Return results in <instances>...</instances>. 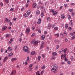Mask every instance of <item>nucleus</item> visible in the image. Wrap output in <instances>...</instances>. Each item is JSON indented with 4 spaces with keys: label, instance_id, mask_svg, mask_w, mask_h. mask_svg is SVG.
Masks as SVG:
<instances>
[{
    "label": "nucleus",
    "instance_id": "nucleus-1",
    "mask_svg": "<svg viewBox=\"0 0 75 75\" xmlns=\"http://www.w3.org/2000/svg\"><path fill=\"white\" fill-rule=\"evenodd\" d=\"M58 68V66L57 64L53 65L51 67V70L52 71L54 72V73L55 74L57 72V68Z\"/></svg>",
    "mask_w": 75,
    "mask_h": 75
},
{
    "label": "nucleus",
    "instance_id": "nucleus-2",
    "mask_svg": "<svg viewBox=\"0 0 75 75\" xmlns=\"http://www.w3.org/2000/svg\"><path fill=\"white\" fill-rule=\"evenodd\" d=\"M23 50L25 52H27L28 53H30V51L28 50V47L26 46L23 47Z\"/></svg>",
    "mask_w": 75,
    "mask_h": 75
},
{
    "label": "nucleus",
    "instance_id": "nucleus-3",
    "mask_svg": "<svg viewBox=\"0 0 75 75\" xmlns=\"http://www.w3.org/2000/svg\"><path fill=\"white\" fill-rule=\"evenodd\" d=\"M16 70H14L12 71V72L11 73L10 75H14L16 74Z\"/></svg>",
    "mask_w": 75,
    "mask_h": 75
},
{
    "label": "nucleus",
    "instance_id": "nucleus-4",
    "mask_svg": "<svg viewBox=\"0 0 75 75\" xmlns=\"http://www.w3.org/2000/svg\"><path fill=\"white\" fill-rule=\"evenodd\" d=\"M61 59H62V57L64 58H65V57H66V54H64L63 55V54L61 56Z\"/></svg>",
    "mask_w": 75,
    "mask_h": 75
},
{
    "label": "nucleus",
    "instance_id": "nucleus-5",
    "mask_svg": "<svg viewBox=\"0 0 75 75\" xmlns=\"http://www.w3.org/2000/svg\"><path fill=\"white\" fill-rule=\"evenodd\" d=\"M38 21L37 22V23L39 24H41V19L40 18H39Z\"/></svg>",
    "mask_w": 75,
    "mask_h": 75
},
{
    "label": "nucleus",
    "instance_id": "nucleus-6",
    "mask_svg": "<svg viewBox=\"0 0 75 75\" xmlns=\"http://www.w3.org/2000/svg\"><path fill=\"white\" fill-rule=\"evenodd\" d=\"M35 54V52L34 51H33L31 53L30 55H34Z\"/></svg>",
    "mask_w": 75,
    "mask_h": 75
},
{
    "label": "nucleus",
    "instance_id": "nucleus-7",
    "mask_svg": "<svg viewBox=\"0 0 75 75\" xmlns=\"http://www.w3.org/2000/svg\"><path fill=\"white\" fill-rule=\"evenodd\" d=\"M7 58H8L7 57H6L4 58V59L3 60V62H6V60H7L8 59Z\"/></svg>",
    "mask_w": 75,
    "mask_h": 75
},
{
    "label": "nucleus",
    "instance_id": "nucleus-8",
    "mask_svg": "<svg viewBox=\"0 0 75 75\" xmlns=\"http://www.w3.org/2000/svg\"><path fill=\"white\" fill-rule=\"evenodd\" d=\"M17 60V58H12L11 60L12 62H13L14 61H16Z\"/></svg>",
    "mask_w": 75,
    "mask_h": 75
},
{
    "label": "nucleus",
    "instance_id": "nucleus-9",
    "mask_svg": "<svg viewBox=\"0 0 75 75\" xmlns=\"http://www.w3.org/2000/svg\"><path fill=\"white\" fill-rule=\"evenodd\" d=\"M26 32L27 34H29L30 33V28L26 29Z\"/></svg>",
    "mask_w": 75,
    "mask_h": 75
},
{
    "label": "nucleus",
    "instance_id": "nucleus-10",
    "mask_svg": "<svg viewBox=\"0 0 75 75\" xmlns=\"http://www.w3.org/2000/svg\"><path fill=\"white\" fill-rule=\"evenodd\" d=\"M61 17L62 18V19H64L65 18V16H64V14H62L61 16Z\"/></svg>",
    "mask_w": 75,
    "mask_h": 75
},
{
    "label": "nucleus",
    "instance_id": "nucleus-11",
    "mask_svg": "<svg viewBox=\"0 0 75 75\" xmlns=\"http://www.w3.org/2000/svg\"><path fill=\"white\" fill-rule=\"evenodd\" d=\"M41 37H42V40H44V38H45V35H42Z\"/></svg>",
    "mask_w": 75,
    "mask_h": 75
},
{
    "label": "nucleus",
    "instance_id": "nucleus-12",
    "mask_svg": "<svg viewBox=\"0 0 75 75\" xmlns=\"http://www.w3.org/2000/svg\"><path fill=\"white\" fill-rule=\"evenodd\" d=\"M13 38H11L10 39V41L9 42V44H11V43L12 42V41H13Z\"/></svg>",
    "mask_w": 75,
    "mask_h": 75
},
{
    "label": "nucleus",
    "instance_id": "nucleus-13",
    "mask_svg": "<svg viewBox=\"0 0 75 75\" xmlns=\"http://www.w3.org/2000/svg\"><path fill=\"white\" fill-rule=\"evenodd\" d=\"M54 35L56 37H59V34L58 33L54 34Z\"/></svg>",
    "mask_w": 75,
    "mask_h": 75
},
{
    "label": "nucleus",
    "instance_id": "nucleus-14",
    "mask_svg": "<svg viewBox=\"0 0 75 75\" xmlns=\"http://www.w3.org/2000/svg\"><path fill=\"white\" fill-rule=\"evenodd\" d=\"M5 21H6L7 23H9V22H10V19H7V18H6Z\"/></svg>",
    "mask_w": 75,
    "mask_h": 75
},
{
    "label": "nucleus",
    "instance_id": "nucleus-15",
    "mask_svg": "<svg viewBox=\"0 0 75 75\" xmlns=\"http://www.w3.org/2000/svg\"><path fill=\"white\" fill-rule=\"evenodd\" d=\"M53 14L54 16H56L57 14V12L56 11L53 12Z\"/></svg>",
    "mask_w": 75,
    "mask_h": 75
},
{
    "label": "nucleus",
    "instance_id": "nucleus-16",
    "mask_svg": "<svg viewBox=\"0 0 75 75\" xmlns=\"http://www.w3.org/2000/svg\"><path fill=\"white\" fill-rule=\"evenodd\" d=\"M52 55L54 56L57 55V53L56 52H53L52 53Z\"/></svg>",
    "mask_w": 75,
    "mask_h": 75
},
{
    "label": "nucleus",
    "instance_id": "nucleus-17",
    "mask_svg": "<svg viewBox=\"0 0 75 75\" xmlns=\"http://www.w3.org/2000/svg\"><path fill=\"white\" fill-rule=\"evenodd\" d=\"M13 54L12 53H11L8 55V57H11V56H12V55H13Z\"/></svg>",
    "mask_w": 75,
    "mask_h": 75
},
{
    "label": "nucleus",
    "instance_id": "nucleus-18",
    "mask_svg": "<svg viewBox=\"0 0 75 75\" xmlns=\"http://www.w3.org/2000/svg\"><path fill=\"white\" fill-rule=\"evenodd\" d=\"M51 28V24L49 23L47 26V28Z\"/></svg>",
    "mask_w": 75,
    "mask_h": 75
},
{
    "label": "nucleus",
    "instance_id": "nucleus-19",
    "mask_svg": "<svg viewBox=\"0 0 75 75\" xmlns=\"http://www.w3.org/2000/svg\"><path fill=\"white\" fill-rule=\"evenodd\" d=\"M67 50H68V49H67V48H66L63 51L64 53H66L67 51Z\"/></svg>",
    "mask_w": 75,
    "mask_h": 75
},
{
    "label": "nucleus",
    "instance_id": "nucleus-20",
    "mask_svg": "<svg viewBox=\"0 0 75 75\" xmlns=\"http://www.w3.org/2000/svg\"><path fill=\"white\" fill-rule=\"evenodd\" d=\"M37 31H38V32L40 33H41V31L40 30V29H37Z\"/></svg>",
    "mask_w": 75,
    "mask_h": 75
},
{
    "label": "nucleus",
    "instance_id": "nucleus-21",
    "mask_svg": "<svg viewBox=\"0 0 75 75\" xmlns=\"http://www.w3.org/2000/svg\"><path fill=\"white\" fill-rule=\"evenodd\" d=\"M33 66V64H30L28 67V68H30L32 67Z\"/></svg>",
    "mask_w": 75,
    "mask_h": 75
},
{
    "label": "nucleus",
    "instance_id": "nucleus-22",
    "mask_svg": "<svg viewBox=\"0 0 75 75\" xmlns=\"http://www.w3.org/2000/svg\"><path fill=\"white\" fill-rule=\"evenodd\" d=\"M36 5V4L35 3H34L33 5V8H35V6Z\"/></svg>",
    "mask_w": 75,
    "mask_h": 75
},
{
    "label": "nucleus",
    "instance_id": "nucleus-23",
    "mask_svg": "<svg viewBox=\"0 0 75 75\" xmlns=\"http://www.w3.org/2000/svg\"><path fill=\"white\" fill-rule=\"evenodd\" d=\"M41 57L40 56H39L38 58V61H40V59H41Z\"/></svg>",
    "mask_w": 75,
    "mask_h": 75
},
{
    "label": "nucleus",
    "instance_id": "nucleus-24",
    "mask_svg": "<svg viewBox=\"0 0 75 75\" xmlns=\"http://www.w3.org/2000/svg\"><path fill=\"white\" fill-rule=\"evenodd\" d=\"M36 75H40V72H39V71H38L36 73Z\"/></svg>",
    "mask_w": 75,
    "mask_h": 75
},
{
    "label": "nucleus",
    "instance_id": "nucleus-25",
    "mask_svg": "<svg viewBox=\"0 0 75 75\" xmlns=\"http://www.w3.org/2000/svg\"><path fill=\"white\" fill-rule=\"evenodd\" d=\"M28 14L27 13H26L25 14V17H28Z\"/></svg>",
    "mask_w": 75,
    "mask_h": 75
},
{
    "label": "nucleus",
    "instance_id": "nucleus-26",
    "mask_svg": "<svg viewBox=\"0 0 75 75\" xmlns=\"http://www.w3.org/2000/svg\"><path fill=\"white\" fill-rule=\"evenodd\" d=\"M74 39H75V36H73L71 38V40H73Z\"/></svg>",
    "mask_w": 75,
    "mask_h": 75
},
{
    "label": "nucleus",
    "instance_id": "nucleus-27",
    "mask_svg": "<svg viewBox=\"0 0 75 75\" xmlns=\"http://www.w3.org/2000/svg\"><path fill=\"white\" fill-rule=\"evenodd\" d=\"M50 11L51 12V13L54 12V10L53 9H51L50 10Z\"/></svg>",
    "mask_w": 75,
    "mask_h": 75
},
{
    "label": "nucleus",
    "instance_id": "nucleus-28",
    "mask_svg": "<svg viewBox=\"0 0 75 75\" xmlns=\"http://www.w3.org/2000/svg\"><path fill=\"white\" fill-rule=\"evenodd\" d=\"M59 48V45H57L56 46V50H58Z\"/></svg>",
    "mask_w": 75,
    "mask_h": 75
},
{
    "label": "nucleus",
    "instance_id": "nucleus-29",
    "mask_svg": "<svg viewBox=\"0 0 75 75\" xmlns=\"http://www.w3.org/2000/svg\"><path fill=\"white\" fill-rule=\"evenodd\" d=\"M14 10V8H12L10 10V11H13Z\"/></svg>",
    "mask_w": 75,
    "mask_h": 75
},
{
    "label": "nucleus",
    "instance_id": "nucleus-30",
    "mask_svg": "<svg viewBox=\"0 0 75 75\" xmlns=\"http://www.w3.org/2000/svg\"><path fill=\"white\" fill-rule=\"evenodd\" d=\"M40 13V11L39 10H38L36 11L37 15H38V14Z\"/></svg>",
    "mask_w": 75,
    "mask_h": 75
},
{
    "label": "nucleus",
    "instance_id": "nucleus-31",
    "mask_svg": "<svg viewBox=\"0 0 75 75\" xmlns=\"http://www.w3.org/2000/svg\"><path fill=\"white\" fill-rule=\"evenodd\" d=\"M44 42H41V45L44 46Z\"/></svg>",
    "mask_w": 75,
    "mask_h": 75
},
{
    "label": "nucleus",
    "instance_id": "nucleus-32",
    "mask_svg": "<svg viewBox=\"0 0 75 75\" xmlns=\"http://www.w3.org/2000/svg\"><path fill=\"white\" fill-rule=\"evenodd\" d=\"M27 13L28 14H30V13H31V11H30V10L28 11Z\"/></svg>",
    "mask_w": 75,
    "mask_h": 75
},
{
    "label": "nucleus",
    "instance_id": "nucleus-33",
    "mask_svg": "<svg viewBox=\"0 0 75 75\" xmlns=\"http://www.w3.org/2000/svg\"><path fill=\"white\" fill-rule=\"evenodd\" d=\"M38 41H36L34 42V44L35 45H36L37 44H38Z\"/></svg>",
    "mask_w": 75,
    "mask_h": 75
},
{
    "label": "nucleus",
    "instance_id": "nucleus-34",
    "mask_svg": "<svg viewBox=\"0 0 75 75\" xmlns=\"http://www.w3.org/2000/svg\"><path fill=\"white\" fill-rule=\"evenodd\" d=\"M71 61H73V60H74V57H73V56H71Z\"/></svg>",
    "mask_w": 75,
    "mask_h": 75
},
{
    "label": "nucleus",
    "instance_id": "nucleus-35",
    "mask_svg": "<svg viewBox=\"0 0 75 75\" xmlns=\"http://www.w3.org/2000/svg\"><path fill=\"white\" fill-rule=\"evenodd\" d=\"M45 67V65H43V66L42 67L41 69H44Z\"/></svg>",
    "mask_w": 75,
    "mask_h": 75
},
{
    "label": "nucleus",
    "instance_id": "nucleus-36",
    "mask_svg": "<svg viewBox=\"0 0 75 75\" xmlns=\"http://www.w3.org/2000/svg\"><path fill=\"white\" fill-rule=\"evenodd\" d=\"M52 59H55V57L54 56H53L52 57Z\"/></svg>",
    "mask_w": 75,
    "mask_h": 75
},
{
    "label": "nucleus",
    "instance_id": "nucleus-37",
    "mask_svg": "<svg viewBox=\"0 0 75 75\" xmlns=\"http://www.w3.org/2000/svg\"><path fill=\"white\" fill-rule=\"evenodd\" d=\"M68 24H66L65 28H68Z\"/></svg>",
    "mask_w": 75,
    "mask_h": 75
},
{
    "label": "nucleus",
    "instance_id": "nucleus-38",
    "mask_svg": "<svg viewBox=\"0 0 75 75\" xmlns=\"http://www.w3.org/2000/svg\"><path fill=\"white\" fill-rule=\"evenodd\" d=\"M15 51H16V50H17V45H16L15 46Z\"/></svg>",
    "mask_w": 75,
    "mask_h": 75
},
{
    "label": "nucleus",
    "instance_id": "nucleus-39",
    "mask_svg": "<svg viewBox=\"0 0 75 75\" xmlns=\"http://www.w3.org/2000/svg\"><path fill=\"white\" fill-rule=\"evenodd\" d=\"M63 34L64 35H67V33H65V32H64L63 33Z\"/></svg>",
    "mask_w": 75,
    "mask_h": 75
},
{
    "label": "nucleus",
    "instance_id": "nucleus-40",
    "mask_svg": "<svg viewBox=\"0 0 75 75\" xmlns=\"http://www.w3.org/2000/svg\"><path fill=\"white\" fill-rule=\"evenodd\" d=\"M33 69V68H29V69L28 70L29 71H31Z\"/></svg>",
    "mask_w": 75,
    "mask_h": 75
},
{
    "label": "nucleus",
    "instance_id": "nucleus-41",
    "mask_svg": "<svg viewBox=\"0 0 75 75\" xmlns=\"http://www.w3.org/2000/svg\"><path fill=\"white\" fill-rule=\"evenodd\" d=\"M68 18L69 19V18L71 19V16H70V15H68Z\"/></svg>",
    "mask_w": 75,
    "mask_h": 75
},
{
    "label": "nucleus",
    "instance_id": "nucleus-42",
    "mask_svg": "<svg viewBox=\"0 0 75 75\" xmlns=\"http://www.w3.org/2000/svg\"><path fill=\"white\" fill-rule=\"evenodd\" d=\"M26 61H29V57H27Z\"/></svg>",
    "mask_w": 75,
    "mask_h": 75
},
{
    "label": "nucleus",
    "instance_id": "nucleus-43",
    "mask_svg": "<svg viewBox=\"0 0 75 75\" xmlns=\"http://www.w3.org/2000/svg\"><path fill=\"white\" fill-rule=\"evenodd\" d=\"M44 47V46L42 45H40V49H42L43 48V47Z\"/></svg>",
    "mask_w": 75,
    "mask_h": 75
},
{
    "label": "nucleus",
    "instance_id": "nucleus-44",
    "mask_svg": "<svg viewBox=\"0 0 75 75\" xmlns=\"http://www.w3.org/2000/svg\"><path fill=\"white\" fill-rule=\"evenodd\" d=\"M9 36V34H7L6 35V37H8Z\"/></svg>",
    "mask_w": 75,
    "mask_h": 75
},
{
    "label": "nucleus",
    "instance_id": "nucleus-45",
    "mask_svg": "<svg viewBox=\"0 0 75 75\" xmlns=\"http://www.w3.org/2000/svg\"><path fill=\"white\" fill-rule=\"evenodd\" d=\"M44 13H42L41 14V17H43V16H44Z\"/></svg>",
    "mask_w": 75,
    "mask_h": 75
},
{
    "label": "nucleus",
    "instance_id": "nucleus-46",
    "mask_svg": "<svg viewBox=\"0 0 75 75\" xmlns=\"http://www.w3.org/2000/svg\"><path fill=\"white\" fill-rule=\"evenodd\" d=\"M2 28H7V27L6 26H4Z\"/></svg>",
    "mask_w": 75,
    "mask_h": 75
},
{
    "label": "nucleus",
    "instance_id": "nucleus-47",
    "mask_svg": "<svg viewBox=\"0 0 75 75\" xmlns=\"http://www.w3.org/2000/svg\"><path fill=\"white\" fill-rule=\"evenodd\" d=\"M16 20H17V18H14L13 19V21H16Z\"/></svg>",
    "mask_w": 75,
    "mask_h": 75
},
{
    "label": "nucleus",
    "instance_id": "nucleus-48",
    "mask_svg": "<svg viewBox=\"0 0 75 75\" xmlns=\"http://www.w3.org/2000/svg\"><path fill=\"white\" fill-rule=\"evenodd\" d=\"M65 40L66 42H67L68 41V39L67 38H65Z\"/></svg>",
    "mask_w": 75,
    "mask_h": 75
},
{
    "label": "nucleus",
    "instance_id": "nucleus-49",
    "mask_svg": "<svg viewBox=\"0 0 75 75\" xmlns=\"http://www.w3.org/2000/svg\"><path fill=\"white\" fill-rule=\"evenodd\" d=\"M42 57H43V58H44L45 57V56L44 54H42Z\"/></svg>",
    "mask_w": 75,
    "mask_h": 75
},
{
    "label": "nucleus",
    "instance_id": "nucleus-50",
    "mask_svg": "<svg viewBox=\"0 0 75 75\" xmlns=\"http://www.w3.org/2000/svg\"><path fill=\"white\" fill-rule=\"evenodd\" d=\"M65 59L64 60L65 61H68V59L67 58L65 57Z\"/></svg>",
    "mask_w": 75,
    "mask_h": 75
},
{
    "label": "nucleus",
    "instance_id": "nucleus-51",
    "mask_svg": "<svg viewBox=\"0 0 75 75\" xmlns=\"http://www.w3.org/2000/svg\"><path fill=\"white\" fill-rule=\"evenodd\" d=\"M44 74V71H42L41 73V74L42 75Z\"/></svg>",
    "mask_w": 75,
    "mask_h": 75
},
{
    "label": "nucleus",
    "instance_id": "nucleus-52",
    "mask_svg": "<svg viewBox=\"0 0 75 75\" xmlns=\"http://www.w3.org/2000/svg\"><path fill=\"white\" fill-rule=\"evenodd\" d=\"M50 17H48V18H47V21H48V20H50Z\"/></svg>",
    "mask_w": 75,
    "mask_h": 75
},
{
    "label": "nucleus",
    "instance_id": "nucleus-53",
    "mask_svg": "<svg viewBox=\"0 0 75 75\" xmlns=\"http://www.w3.org/2000/svg\"><path fill=\"white\" fill-rule=\"evenodd\" d=\"M44 34H47V32L46 31H45L44 32Z\"/></svg>",
    "mask_w": 75,
    "mask_h": 75
},
{
    "label": "nucleus",
    "instance_id": "nucleus-54",
    "mask_svg": "<svg viewBox=\"0 0 75 75\" xmlns=\"http://www.w3.org/2000/svg\"><path fill=\"white\" fill-rule=\"evenodd\" d=\"M69 11L70 12H72V9H70Z\"/></svg>",
    "mask_w": 75,
    "mask_h": 75
},
{
    "label": "nucleus",
    "instance_id": "nucleus-55",
    "mask_svg": "<svg viewBox=\"0 0 75 75\" xmlns=\"http://www.w3.org/2000/svg\"><path fill=\"white\" fill-rule=\"evenodd\" d=\"M67 63L68 64H71V62L70 61H68L67 62Z\"/></svg>",
    "mask_w": 75,
    "mask_h": 75
},
{
    "label": "nucleus",
    "instance_id": "nucleus-56",
    "mask_svg": "<svg viewBox=\"0 0 75 75\" xmlns=\"http://www.w3.org/2000/svg\"><path fill=\"white\" fill-rule=\"evenodd\" d=\"M0 5H1L2 6H3V3H0Z\"/></svg>",
    "mask_w": 75,
    "mask_h": 75
},
{
    "label": "nucleus",
    "instance_id": "nucleus-57",
    "mask_svg": "<svg viewBox=\"0 0 75 75\" xmlns=\"http://www.w3.org/2000/svg\"><path fill=\"white\" fill-rule=\"evenodd\" d=\"M10 25L11 26L12 25V23L11 22H10L9 23Z\"/></svg>",
    "mask_w": 75,
    "mask_h": 75
},
{
    "label": "nucleus",
    "instance_id": "nucleus-58",
    "mask_svg": "<svg viewBox=\"0 0 75 75\" xmlns=\"http://www.w3.org/2000/svg\"><path fill=\"white\" fill-rule=\"evenodd\" d=\"M51 26H52V28H54V27L55 25H52Z\"/></svg>",
    "mask_w": 75,
    "mask_h": 75
},
{
    "label": "nucleus",
    "instance_id": "nucleus-59",
    "mask_svg": "<svg viewBox=\"0 0 75 75\" xmlns=\"http://www.w3.org/2000/svg\"><path fill=\"white\" fill-rule=\"evenodd\" d=\"M24 7H23L21 9V11H23V10H24Z\"/></svg>",
    "mask_w": 75,
    "mask_h": 75
},
{
    "label": "nucleus",
    "instance_id": "nucleus-60",
    "mask_svg": "<svg viewBox=\"0 0 75 75\" xmlns=\"http://www.w3.org/2000/svg\"><path fill=\"white\" fill-rule=\"evenodd\" d=\"M28 6V4H26L25 5V6L26 7H27Z\"/></svg>",
    "mask_w": 75,
    "mask_h": 75
},
{
    "label": "nucleus",
    "instance_id": "nucleus-61",
    "mask_svg": "<svg viewBox=\"0 0 75 75\" xmlns=\"http://www.w3.org/2000/svg\"><path fill=\"white\" fill-rule=\"evenodd\" d=\"M61 52H63L64 51V49H62L61 50Z\"/></svg>",
    "mask_w": 75,
    "mask_h": 75
},
{
    "label": "nucleus",
    "instance_id": "nucleus-62",
    "mask_svg": "<svg viewBox=\"0 0 75 75\" xmlns=\"http://www.w3.org/2000/svg\"><path fill=\"white\" fill-rule=\"evenodd\" d=\"M70 35H74V33H70Z\"/></svg>",
    "mask_w": 75,
    "mask_h": 75
},
{
    "label": "nucleus",
    "instance_id": "nucleus-63",
    "mask_svg": "<svg viewBox=\"0 0 75 75\" xmlns=\"http://www.w3.org/2000/svg\"><path fill=\"white\" fill-rule=\"evenodd\" d=\"M38 66H37L35 69H38Z\"/></svg>",
    "mask_w": 75,
    "mask_h": 75
},
{
    "label": "nucleus",
    "instance_id": "nucleus-64",
    "mask_svg": "<svg viewBox=\"0 0 75 75\" xmlns=\"http://www.w3.org/2000/svg\"><path fill=\"white\" fill-rule=\"evenodd\" d=\"M67 4H64V7H67Z\"/></svg>",
    "mask_w": 75,
    "mask_h": 75
}]
</instances>
